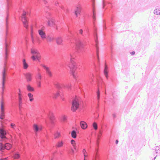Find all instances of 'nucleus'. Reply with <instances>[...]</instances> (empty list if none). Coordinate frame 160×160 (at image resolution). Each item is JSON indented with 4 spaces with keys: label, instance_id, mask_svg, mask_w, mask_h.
Masks as SVG:
<instances>
[{
    "label": "nucleus",
    "instance_id": "de8ad7c7",
    "mask_svg": "<svg viewBox=\"0 0 160 160\" xmlns=\"http://www.w3.org/2000/svg\"><path fill=\"white\" fill-rule=\"evenodd\" d=\"M130 54L132 55H134L135 54V52L134 51H132L130 52Z\"/></svg>",
    "mask_w": 160,
    "mask_h": 160
},
{
    "label": "nucleus",
    "instance_id": "473e14b6",
    "mask_svg": "<svg viewBox=\"0 0 160 160\" xmlns=\"http://www.w3.org/2000/svg\"><path fill=\"white\" fill-rule=\"evenodd\" d=\"M71 144H72V146H73L74 148L76 150L77 147L76 146L75 141L73 139H72L71 140Z\"/></svg>",
    "mask_w": 160,
    "mask_h": 160
},
{
    "label": "nucleus",
    "instance_id": "79ce46f5",
    "mask_svg": "<svg viewBox=\"0 0 160 160\" xmlns=\"http://www.w3.org/2000/svg\"><path fill=\"white\" fill-rule=\"evenodd\" d=\"M112 18H110V22H109V25H110L111 26H113V23H112Z\"/></svg>",
    "mask_w": 160,
    "mask_h": 160
},
{
    "label": "nucleus",
    "instance_id": "603ef678",
    "mask_svg": "<svg viewBox=\"0 0 160 160\" xmlns=\"http://www.w3.org/2000/svg\"><path fill=\"white\" fill-rule=\"evenodd\" d=\"M38 32L39 34L40 35V29L38 30Z\"/></svg>",
    "mask_w": 160,
    "mask_h": 160
},
{
    "label": "nucleus",
    "instance_id": "09e8293b",
    "mask_svg": "<svg viewBox=\"0 0 160 160\" xmlns=\"http://www.w3.org/2000/svg\"><path fill=\"white\" fill-rule=\"evenodd\" d=\"M118 140H116L115 141V143L116 144H118Z\"/></svg>",
    "mask_w": 160,
    "mask_h": 160
},
{
    "label": "nucleus",
    "instance_id": "1a4fd4ad",
    "mask_svg": "<svg viewBox=\"0 0 160 160\" xmlns=\"http://www.w3.org/2000/svg\"><path fill=\"white\" fill-rule=\"evenodd\" d=\"M31 53L32 54L31 58L33 60L40 62V54L38 50L36 49H32Z\"/></svg>",
    "mask_w": 160,
    "mask_h": 160
},
{
    "label": "nucleus",
    "instance_id": "f704fd0d",
    "mask_svg": "<svg viewBox=\"0 0 160 160\" xmlns=\"http://www.w3.org/2000/svg\"><path fill=\"white\" fill-rule=\"evenodd\" d=\"M27 90L29 92H32L34 91V88L32 87L30 85H28L27 86Z\"/></svg>",
    "mask_w": 160,
    "mask_h": 160
},
{
    "label": "nucleus",
    "instance_id": "0e129e2a",
    "mask_svg": "<svg viewBox=\"0 0 160 160\" xmlns=\"http://www.w3.org/2000/svg\"><path fill=\"white\" fill-rule=\"evenodd\" d=\"M36 27H37V25H36V26H35Z\"/></svg>",
    "mask_w": 160,
    "mask_h": 160
},
{
    "label": "nucleus",
    "instance_id": "bb28decb",
    "mask_svg": "<svg viewBox=\"0 0 160 160\" xmlns=\"http://www.w3.org/2000/svg\"><path fill=\"white\" fill-rule=\"evenodd\" d=\"M64 142L62 141H59L57 142L56 147L57 148H60L63 147Z\"/></svg>",
    "mask_w": 160,
    "mask_h": 160
},
{
    "label": "nucleus",
    "instance_id": "412c9836",
    "mask_svg": "<svg viewBox=\"0 0 160 160\" xmlns=\"http://www.w3.org/2000/svg\"><path fill=\"white\" fill-rule=\"evenodd\" d=\"M81 10L82 8L80 5H79L77 7L75 11V14L77 17H78V14H80Z\"/></svg>",
    "mask_w": 160,
    "mask_h": 160
},
{
    "label": "nucleus",
    "instance_id": "864d4df0",
    "mask_svg": "<svg viewBox=\"0 0 160 160\" xmlns=\"http://www.w3.org/2000/svg\"><path fill=\"white\" fill-rule=\"evenodd\" d=\"M40 128H41V132L42 129V125H41Z\"/></svg>",
    "mask_w": 160,
    "mask_h": 160
},
{
    "label": "nucleus",
    "instance_id": "0eeeda50",
    "mask_svg": "<svg viewBox=\"0 0 160 160\" xmlns=\"http://www.w3.org/2000/svg\"><path fill=\"white\" fill-rule=\"evenodd\" d=\"M72 104L71 110L73 112L78 109H81L83 106V102L81 98L76 96L72 98Z\"/></svg>",
    "mask_w": 160,
    "mask_h": 160
},
{
    "label": "nucleus",
    "instance_id": "9d476101",
    "mask_svg": "<svg viewBox=\"0 0 160 160\" xmlns=\"http://www.w3.org/2000/svg\"><path fill=\"white\" fill-rule=\"evenodd\" d=\"M18 91V92L17 93H15L12 95V99H13L14 98H16V97H17L18 100L19 107V108H20L22 104V98L20 90L19 89Z\"/></svg>",
    "mask_w": 160,
    "mask_h": 160
},
{
    "label": "nucleus",
    "instance_id": "052dcab7",
    "mask_svg": "<svg viewBox=\"0 0 160 160\" xmlns=\"http://www.w3.org/2000/svg\"><path fill=\"white\" fill-rule=\"evenodd\" d=\"M40 77H41V78H42V76H41V75Z\"/></svg>",
    "mask_w": 160,
    "mask_h": 160
},
{
    "label": "nucleus",
    "instance_id": "a18cd8bd",
    "mask_svg": "<svg viewBox=\"0 0 160 160\" xmlns=\"http://www.w3.org/2000/svg\"><path fill=\"white\" fill-rule=\"evenodd\" d=\"M8 157H7V158H1L0 159V160H7V159H8Z\"/></svg>",
    "mask_w": 160,
    "mask_h": 160
},
{
    "label": "nucleus",
    "instance_id": "7ed1b4c3",
    "mask_svg": "<svg viewBox=\"0 0 160 160\" xmlns=\"http://www.w3.org/2000/svg\"><path fill=\"white\" fill-rule=\"evenodd\" d=\"M52 83L54 86L56 88V90L55 92L52 93V97L54 99H56L59 98L61 100L64 101V98L63 97V94L62 92L63 89H68V90H71V85L68 83L65 85L63 84H61L53 80H52Z\"/></svg>",
    "mask_w": 160,
    "mask_h": 160
},
{
    "label": "nucleus",
    "instance_id": "dca6fc26",
    "mask_svg": "<svg viewBox=\"0 0 160 160\" xmlns=\"http://www.w3.org/2000/svg\"><path fill=\"white\" fill-rule=\"evenodd\" d=\"M92 2V11L91 13V17L93 19V23L96 20V13L94 7V2L95 0H91Z\"/></svg>",
    "mask_w": 160,
    "mask_h": 160
},
{
    "label": "nucleus",
    "instance_id": "f8f14e48",
    "mask_svg": "<svg viewBox=\"0 0 160 160\" xmlns=\"http://www.w3.org/2000/svg\"><path fill=\"white\" fill-rule=\"evenodd\" d=\"M5 103L2 100L0 103V119L3 120L5 118Z\"/></svg>",
    "mask_w": 160,
    "mask_h": 160
},
{
    "label": "nucleus",
    "instance_id": "f3484780",
    "mask_svg": "<svg viewBox=\"0 0 160 160\" xmlns=\"http://www.w3.org/2000/svg\"><path fill=\"white\" fill-rule=\"evenodd\" d=\"M102 6L103 9H106V7L107 8H111L112 7V5L111 3L105 2L104 0L102 1Z\"/></svg>",
    "mask_w": 160,
    "mask_h": 160
},
{
    "label": "nucleus",
    "instance_id": "393cba45",
    "mask_svg": "<svg viewBox=\"0 0 160 160\" xmlns=\"http://www.w3.org/2000/svg\"><path fill=\"white\" fill-rule=\"evenodd\" d=\"M89 82L90 83H92L94 79L95 78V76L93 73H91L88 76Z\"/></svg>",
    "mask_w": 160,
    "mask_h": 160
},
{
    "label": "nucleus",
    "instance_id": "4d7b16f0",
    "mask_svg": "<svg viewBox=\"0 0 160 160\" xmlns=\"http://www.w3.org/2000/svg\"><path fill=\"white\" fill-rule=\"evenodd\" d=\"M95 135H97V133H96V132H95Z\"/></svg>",
    "mask_w": 160,
    "mask_h": 160
},
{
    "label": "nucleus",
    "instance_id": "7c9ffc66",
    "mask_svg": "<svg viewBox=\"0 0 160 160\" xmlns=\"http://www.w3.org/2000/svg\"><path fill=\"white\" fill-rule=\"evenodd\" d=\"M93 129L96 131L98 129V126L97 124L95 122H94L92 124Z\"/></svg>",
    "mask_w": 160,
    "mask_h": 160
},
{
    "label": "nucleus",
    "instance_id": "aec40b11",
    "mask_svg": "<svg viewBox=\"0 0 160 160\" xmlns=\"http://www.w3.org/2000/svg\"><path fill=\"white\" fill-rule=\"evenodd\" d=\"M24 75L28 82H30L31 81L32 79V74L31 73L28 72L24 74Z\"/></svg>",
    "mask_w": 160,
    "mask_h": 160
},
{
    "label": "nucleus",
    "instance_id": "9b49d317",
    "mask_svg": "<svg viewBox=\"0 0 160 160\" xmlns=\"http://www.w3.org/2000/svg\"><path fill=\"white\" fill-rule=\"evenodd\" d=\"M12 145L9 143L4 144L0 142V153H2L6 150L10 149L12 148Z\"/></svg>",
    "mask_w": 160,
    "mask_h": 160
},
{
    "label": "nucleus",
    "instance_id": "ddd939ff",
    "mask_svg": "<svg viewBox=\"0 0 160 160\" xmlns=\"http://www.w3.org/2000/svg\"><path fill=\"white\" fill-rule=\"evenodd\" d=\"M48 14L49 16V17L47 18L48 19L47 24L49 26L52 27L56 28L57 30L58 29L57 26L55 22V20L51 16V14L48 13Z\"/></svg>",
    "mask_w": 160,
    "mask_h": 160
},
{
    "label": "nucleus",
    "instance_id": "423d86ee",
    "mask_svg": "<svg viewBox=\"0 0 160 160\" xmlns=\"http://www.w3.org/2000/svg\"><path fill=\"white\" fill-rule=\"evenodd\" d=\"M43 112L45 113L46 117L45 120L46 124L48 127L51 129L55 125V119L53 113L49 109L46 111L44 110Z\"/></svg>",
    "mask_w": 160,
    "mask_h": 160
},
{
    "label": "nucleus",
    "instance_id": "4468645a",
    "mask_svg": "<svg viewBox=\"0 0 160 160\" xmlns=\"http://www.w3.org/2000/svg\"><path fill=\"white\" fill-rule=\"evenodd\" d=\"M98 138H97L96 145L97 147L95 148V152L93 155L92 160H100V156L99 154L98 151L99 149V142H98Z\"/></svg>",
    "mask_w": 160,
    "mask_h": 160
},
{
    "label": "nucleus",
    "instance_id": "c9c22d12",
    "mask_svg": "<svg viewBox=\"0 0 160 160\" xmlns=\"http://www.w3.org/2000/svg\"><path fill=\"white\" fill-rule=\"evenodd\" d=\"M40 79V74L39 72L37 77H36L37 81L38 83V86L39 87H40V82L39 81Z\"/></svg>",
    "mask_w": 160,
    "mask_h": 160
},
{
    "label": "nucleus",
    "instance_id": "49530a36",
    "mask_svg": "<svg viewBox=\"0 0 160 160\" xmlns=\"http://www.w3.org/2000/svg\"><path fill=\"white\" fill-rule=\"evenodd\" d=\"M103 129H103V126H102V128H101V130L100 131H99V133H100H100H102V130H103Z\"/></svg>",
    "mask_w": 160,
    "mask_h": 160
},
{
    "label": "nucleus",
    "instance_id": "a19ab883",
    "mask_svg": "<svg viewBox=\"0 0 160 160\" xmlns=\"http://www.w3.org/2000/svg\"><path fill=\"white\" fill-rule=\"evenodd\" d=\"M103 28L104 29H106L107 28V26H106V22L105 20H103Z\"/></svg>",
    "mask_w": 160,
    "mask_h": 160
},
{
    "label": "nucleus",
    "instance_id": "b1692460",
    "mask_svg": "<svg viewBox=\"0 0 160 160\" xmlns=\"http://www.w3.org/2000/svg\"><path fill=\"white\" fill-rule=\"evenodd\" d=\"M80 125L81 128L82 129H86L88 127V125L86 123L83 121H81L80 122Z\"/></svg>",
    "mask_w": 160,
    "mask_h": 160
},
{
    "label": "nucleus",
    "instance_id": "3c124183",
    "mask_svg": "<svg viewBox=\"0 0 160 160\" xmlns=\"http://www.w3.org/2000/svg\"><path fill=\"white\" fill-rule=\"evenodd\" d=\"M112 116H113V118H116V117L115 115L114 114H112Z\"/></svg>",
    "mask_w": 160,
    "mask_h": 160
},
{
    "label": "nucleus",
    "instance_id": "a878e982",
    "mask_svg": "<svg viewBox=\"0 0 160 160\" xmlns=\"http://www.w3.org/2000/svg\"><path fill=\"white\" fill-rule=\"evenodd\" d=\"M153 13L157 15H160V6H157L154 10Z\"/></svg>",
    "mask_w": 160,
    "mask_h": 160
},
{
    "label": "nucleus",
    "instance_id": "e2e57ef3",
    "mask_svg": "<svg viewBox=\"0 0 160 160\" xmlns=\"http://www.w3.org/2000/svg\"><path fill=\"white\" fill-rule=\"evenodd\" d=\"M40 110H41V111H42V110H41V109Z\"/></svg>",
    "mask_w": 160,
    "mask_h": 160
},
{
    "label": "nucleus",
    "instance_id": "c756f323",
    "mask_svg": "<svg viewBox=\"0 0 160 160\" xmlns=\"http://www.w3.org/2000/svg\"><path fill=\"white\" fill-rule=\"evenodd\" d=\"M33 128L34 131L35 132L36 134L37 135L38 132L39 131V128L38 126L36 124H35L33 125Z\"/></svg>",
    "mask_w": 160,
    "mask_h": 160
},
{
    "label": "nucleus",
    "instance_id": "f03ea898",
    "mask_svg": "<svg viewBox=\"0 0 160 160\" xmlns=\"http://www.w3.org/2000/svg\"><path fill=\"white\" fill-rule=\"evenodd\" d=\"M9 12H6V17L5 18V61L4 67L2 72V89L3 92L5 88V82L7 79L8 63L7 60L11 44V32L10 30V25L9 21Z\"/></svg>",
    "mask_w": 160,
    "mask_h": 160
},
{
    "label": "nucleus",
    "instance_id": "e433bc0d",
    "mask_svg": "<svg viewBox=\"0 0 160 160\" xmlns=\"http://www.w3.org/2000/svg\"><path fill=\"white\" fill-rule=\"evenodd\" d=\"M28 96L29 98L30 101L32 102L33 100V95L31 93H29L28 94Z\"/></svg>",
    "mask_w": 160,
    "mask_h": 160
},
{
    "label": "nucleus",
    "instance_id": "8fccbe9b",
    "mask_svg": "<svg viewBox=\"0 0 160 160\" xmlns=\"http://www.w3.org/2000/svg\"><path fill=\"white\" fill-rule=\"evenodd\" d=\"M55 5L57 6H58V5H59V4H58V2H55Z\"/></svg>",
    "mask_w": 160,
    "mask_h": 160
},
{
    "label": "nucleus",
    "instance_id": "cd10ccee",
    "mask_svg": "<svg viewBox=\"0 0 160 160\" xmlns=\"http://www.w3.org/2000/svg\"><path fill=\"white\" fill-rule=\"evenodd\" d=\"M82 153L84 157L83 160H88V154L85 149H83Z\"/></svg>",
    "mask_w": 160,
    "mask_h": 160
},
{
    "label": "nucleus",
    "instance_id": "f257e3e1",
    "mask_svg": "<svg viewBox=\"0 0 160 160\" xmlns=\"http://www.w3.org/2000/svg\"><path fill=\"white\" fill-rule=\"evenodd\" d=\"M68 28V35L67 36V39L72 43L71 46L74 50L73 52L71 53L68 58L65 60L64 62L62 64V67L70 70V73L73 78L76 80L78 77V72L82 68V69H84V66L79 65L78 66L76 62L75 57H76V54L81 55L83 54L85 52L86 48L84 44L80 39L81 36H83L84 34L82 29H80L78 32L75 30L71 31Z\"/></svg>",
    "mask_w": 160,
    "mask_h": 160
},
{
    "label": "nucleus",
    "instance_id": "2f4dec72",
    "mask_svg": "<svg viewBox=\"0 0 160 160\" xmlns=\"http://www.w3.org/2000/svg\"><path fill=\"white\" fill-rule=\"evenodd\" d=\"M61 120L63 122H67V117L64 115H62L61 118Z\"/></svg>",
    "mask_w": 160,
    "mask_h": 160
},
{
    "label": "nucleus",
    "instance_id": "69168bd1",
    "mask_svg": "<svg viewBox=\"0 0 160 160\" xmlns=\"http://www.w3.org/2000/svg\"><path fill=\"white\" fill-rule=\"evenodd\" d=\"M99 136V135H98V137H99V136Z\"/></svg>",
    "mask_w": 160,
    "mask_h": 160
},
{
    "label": "nucleus",
    "instance_id": "58836bf2",
    "mask_svg": "<svg viewBox=\"0 0 160 160\" xmlns=\"http://www.w3.org/2000/svg\"><path fill=\"white\" fill-rule=\"evenodd\" d=\"M61 136L60 133L58 132H56L54 134V136L55 138H58L59 137Z\"/></svg>",
    "mask_w": 160,
    "mask_h": 160
},
{
    "label": "nucleus",
    "instance_id": "ea45409f",
    "mask_svg": "<svg viewBox=\"0 0 160 160\" xmlns=\"http://www.w3.org/2000/svg\"><path fill=\"white\" fill-rule=\"evenodd\" d=\"M85 32L87 33V35H89V30L88 28L87 27L85 26V30L84 31Z\"/></svg>",
    "mask_w": 160,
    "mask_h": 160
},
{
    "label": "nucleus",
    "instance_id": "c03bdc74",
    "mask_svg": "<svg viewBox=\"0 0 160 160\" xmlns=\"http://www.w3.org/2000/svg\"><path fill=\"white\" fill-rule=\"evenodd\" d=\"M159 148V147H157L156 148V150H155V152H156V153H158V152H159L160 151V150L158 148Z\"/></svg>",
    "mask_w": 160,
    "mask_h": 160
},
{
    "label": "nucleus",
    "instance_id": "6e6552de",
    "mask_svg": "<svg viewBox=\"0 0 160 160\" xmlns=\"http://www.w3.org/2000/svg\"><path fill=\"white\" fill-rule=\"evenodd\" d=\"M41 38L42 39H45L48 41L51 42L55 40L57 43L58 44H61L62 42V40L60 37H58L57 38H51L49 36H47L45 32L43 31V29L41 28Z\"/></svg>",
    "mask_w": 160,
    "mask_h": 160
},
{
    "label": "nucleus",
    "instance_id": "37998d69",
    "mask_svg": "<svg viewBox=\"0 0 160 160\" xmlns=\"http://www.w3.org/2000/svg\"><path fill=\"white\" fill-rule=\"evenodd\" d=\"M11 127L13 128V129H15V127L16 126V125L15 124H13V123H11Z\"/></svg>",
    "mask_w": 160,
    "mask_h": 160
},
{
    "label": "nucleus",
    "instance_id": "a211bd4d",
    "mask_svg": "<svg viewBox=\"0 0 160 160\" xmlns=\"http://www.w3.org/2000/svg\"><path fill=\"white\" fill-rule=\"evenodd\" d=\"M42 66L43 68L45 70L47 74L50 77H51L52 76V73L50 71L49 68L45 65H42L41 64V67Z\"/></svg>",
    "mask_w": 160,
    "mask_h": 160
},
{
    "label": "nucleus",
    "instance_id": "5701e85b",
    "mask_svg": "<svg viewBox=\"0 0 160 160\" xmlns=\"http://www.w3.org/2000/svg\"><path fill=\"white\" fill-rule=\"evenodd\" d=\"M108 67L107 65L105 64V65L104 69L103 70V73L107 79L108 78Z\"/></svg>",
    "mask_w": 160,
    "mask_h": 160
},
{
    "label": "nucleus",
    "instance_id": "13d9d810",
    "mask_svg": "<svg viewBox=\"0 0 160 160\" xmlns=\"http://www.w3.org/2000/svg\"><path fill=\"white\" fill-rule=\"evenodd\" d=\"M111 48V49H112V47H111V48Z\"/></svg>",
    "mask_w": 160,
    "mask_h": 160
},
{
    "label": "nucleus",
    "instance_id": "5fc2aeb1",
    "mask_svg": "<svg viewBox=\"0 0 160 160\" xmlns=\"http://www.w3.org/2000/svg\"><path fill=\"white\" fill-rule=\"evenodd\" d=\"M156 158V157H154V158L153 159V160H155V159Z\"/></svg>",
    "mask_w": 160,
    "mask_h": 160
},
{
    "label": "nucleus",
    "instance_id": "4c0bfd02",
    "mask_svg": "<svg viewBox=\"0 0 160 160\" xmlns=\"http://www.w3.org/2000/svg\"><path fill=\"white\" fill-rule=\"evenodd\" d=\"M60 8L66 13H68V10L66 8H65L63 6H61L60 7Z\"/></svg>",
    "mask_w": 160,
    "mask_h": 160
},
{
    "label": "nucleus",
    "instance_id": "bf43d9fd",
    "mask_svg": "<svg viewBox=\"0 0 160 160\" xmlns=\"http://www.w3.org/2000/svg\"><path fill=\"white\" fill-rule=\"evenodd\" d=\"M12 68H10V69H12Z\"/></svg>",
    "mask_w": 160,
    "mask_h": 160
},
{
    "label": "nucleus",
    "instance_id": "6e6d98bb",
    "mask_svg": "<svg viewBox=\"0 0 160 160\" xmlns=\"http://www.w3.org/2000/svg\"><path fill=\"white\" fill-rule=\"evenodd\" d=\"M40 117H41V118H42V116L41 115V116H40Z\"/></svg>",
    "mask_w": 160,
    "mask_h": 160
},
{
    "label": "nucleus",
    "instance_id": "680f3d73",
    "mask_svg": "<svg viewBox=\"0 0 160 160\" xmlns=\"http://www.w3.org/2000/svg\"><path fill=\"white\" fill-rule=\"evenodd\" d=\"M40 110H41V111H42V110H41V109Z\"/></svg>",
    "mask_w": 160,
    "mask_h": 160
},
{
    "label": "nucleus",
    "instance_id": "39448f33",
    "mask_svg": "<svg viewBox=\"0 0 160 160\" xmlns=\"http://www.w3.org/2000/svg\"><path fill=\"white\" fill-rule=\"evenodd\" d=\"M22 11L23 13L21 17V20L25 28L26 32H30L32 41L33 43L34 40L33 33V27L32 26H30V27H29L28 25V17L29 15V13L24 10H22Z\"/></svg>",
    "mask_w": 160,
    "mask_h": 160
},
{
    "label": "nucleus",
    "instance_id": "c85d7f7f",
    "mask_svg": "<svg viewBox=\"0 0 160 160\" xmlns=\"http://www.w3.org/2000/svg\"><path fill=\"white\" fill-rule=\"evenodd\" d=\"M22 64L23 68L24 69H26L28 68V63L26 62L25 59H23L22 60Z\"/></svg>",
    "mask_w": 160,
    "mask_h": 160
},
{
    "label": "nucleus",
    "instance_id": "6ab92c4d",
    "mask_svg": "<svg viewBox=\"0 0 160 160\" xmlns=\"http://www.w3.org/2000/svg\"><path fill=\"white\" fill-rule=\"evenodd\" d=\"M11 155L14 159H19L20 158V155L17 152L14 151L12 152Z\"/></svg>",
    "mask_w": 160,
    "mask_h": 160
},
{
    "label": "nucleus",
    "instance_id": "20e7f679",
    "mask_svg": "<svg viewBox=\"0 0 160 160\" xmlns=\"http://www.w3.org/2000/svg\"><path fill=\"white\" fill-rule=\"evenodd\" d=\"M93 36L94 38V43L93 44L94 51L92 54V57L93 58L96 60L97 63L98 67H97V66L95 62L93 63V67L94 71L96 73V78H98L99 77L98 72L99 69L98 66L99 65V48L98 47V37L95 28H94V30L93 32Z\"/></svg>",
    "mask_w": 160,
    "mask_h": 160
},
{
    "label": "nucleus",
    "instance_id": "2eb2a0df",
    "mask_svg": "<svg viewBox=\"0 0 160 160\" xmlns=\"http://www.w3.org/2000/svg\"><path fill=\"white\" fill-rule=\"evenodd\" d=\"M8 132L4 128H0V138L1 141H6L7 139L6 135Z\"/></svg>",
    "mask_w": 160,
    "mask_h": 160
},
{
    "label": "nucleus",
    "instance_id": "72a5a7b5",
    "mask_svg": "<svg viewBox=\"0 0 160 160\" xmlns=\"http://www.w3.org/2000/svg\"><path fill=\"white\" fill-rule=\"evenodd\" d=\"M96 94H97V100L98 101H99L100 98V90L99 88H98V90L97 91Z\"/></svg>",
    "mask_w": 160,
    "mask_h": 160
},
{
    "label": "nucleus",
    "instance_id": "4be33fe9",
    "mask_svg": "<svg viewBox=\"0 0 160 160\" xmlns=\"http://www.w3.org/2000/svg\"><path fill=\"white\" fill-rule=\"evenodd\" d=\"M78 133V131L77 129L72 130L71 132V135L72 138H76Z\"/></svg>",
    "mask_w": 160,
    "mask_h": 160
}]
</instances>
